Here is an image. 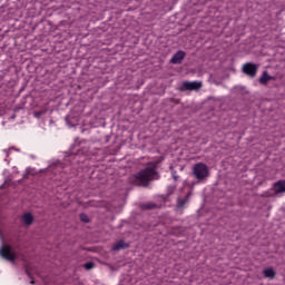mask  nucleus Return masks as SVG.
I'll use <instances>...</instances> for the list:
<instances>
[{
	"label": "nucleus",
	"instance_id": "nucleus-1",
	"mask_svg": "<svg viewBox=\"0 0 285 285\" xmlns=\"http://www.w3.org/2000/svg\"><path fill=\"white\" fill-rule=\"evenodd\" d=\"M157 166H159V161L149 163L145 169L136 174V184H138V186H148L149 181H155V179H159Z\"/></svg>",
	"mask_w": 285,
	"mask_h": 285
},
{
	"label": "nucleus",
	"instance_id": "nucleus-2",
	"mask_svg": "<svg viewBox=\"0 0 285 285\" xmlns=\"http://www.w3.org/2000/svg\"><path fill=\"white\" fill-rule=\"evenodd\" d=\"M193 175L199 181H202V179H206V177H208V166L204 163L196 164L193 168Z\"/></svg>",
	"mask_w": 285,
	"mask_h": 285
},
{
	"label": "nucleus",
	"instance_id": "nucleus-3",
	"mask_svg": "<svg viewBox=\"0 0 285 285\" xmlns=\"http://www.w3.org/2000/svg\"><path fill=\"white\" fill-rule=\"evenodd\" d=\"M0 255L8 262H14L17 259V255L10 245H3L0 249Z\"/></svg>",
	"mask_w": 285,
	"mask_h": 285
},
{
	"label": "nucleus",
	"instance_id": "nucleus-4",
	"mask_svg": "<svg viewBox=\"0 0 285 285\" xmlns=\"http://www.w3.org/2000/svg\"><path fill=\"white\" fill-rule=\"evenodd\" d=\"M257 65L253 63V62H246L245 65H243V72L244 75H247V77H252L255 78L257 77Z\"/></svg>",
	"mask_w": 285,
	"mask_h": 285
},
{
	"label": "nucleus",
	"instance_id": "nucleus-5",
	"mask_svg": "<svg viewBox=\"0 0 285 285\" xmlns=\"http://www.w3.org/2000/svg\"><path fill=\"white\" fill-rule=\"evenodd\" d=\"M202 88V81H184L181 90H199Z\"/></svg>",
	"mask_w": 285,
	"mask_h": 285
},
{
	"label": "nucleus",
	"instance_id": "nucleus-6",
	"mask_svg": "<svg viewBox=\"0 0 285 285\" xmlns=\"http://www.w3.org/2000/svg\"><path fill=\"white\" fill-rule=\"evenodd\" d=\"M21 222L24 226H32L35 222V216L30 213H26L21 216Z\"/></svg>",
	"mask_w": 285,
	"mask_h": 285
},
{
	"label": "nucleus",
	"instance_id": "nucleus-7",
	"mask_svg": "<svg viewBox=\"0 0 285 285\" xmlns=\"http://www.w3.org/2000/svg\"><path fill=\"white\" fill-rule=\"evenodd\" d=\"M184 57H186V52L184 51H177L173 58H171V63H181L184 61Z\"/></svg>",
	"mask_w": 285,
	"mask_h": 285
},
{
	"label": "nucleus",
	"instance_id": "nucleus-8",
	"mask_svg": "<svg viewBox=\"0 0 285 285\" xmlns=\"http://www.w3.org/2000/svg\"><path fill=\"white\" fill-rule=\"evenodd\" d=\"M274 190L276 195L285 193V180H278L277 183H275Z\"/></svg>",
	"mask_w": 285,
	"mask_h": 285
},
{
	"label": "nucleus",
	"instance_id": "nucleus-9",
	"mask_svg": "<svg viewBox=\"0 0 285 285\" xmlns=\"http://www.w3.org/2000/svg\"><path fill=\"white\" fill-rule=\"evenodd\" d=\"M275 79V77H272L268 75V71H264L259 78V83H263L264 86L268 83V81Z\"/></svg>",
	"mask_w": 285,
	"mask_h": 285
},
{
	"label": "nucleus",
	"instance_id": "nucleus-10",
	"mask_svg": "<svg viewBox=\"0 0 285 285\" xmlns=\"http://www.w3.org/2000/svg\"><path fill=\"white\" fill-rule=\"evenodd\" d=\"M263 275L264 277H267V279H275V269H273L272 267L265 268L263 271Z\"/></svg>",
	"mask_w": 285,
	"mask_h": 285
},
{
	"label": "nucleus",
	"instance_id": "nucleus-11",
	"mask_svg": "<svg viewBox=\"0 0 285 285\" xmlns=\"http://www.w3.org/2000/svg\"><path fill=\"white\" fill-rule=\"evenodd\" d=\"M124 248H128V244L124 240H119L112 246V250H124Z\"/></svg>",
	"mask_w": 285,
	"mask_h": 285
},
{
	"label": "nucleus",
	"instance_id": "nucleus-12",
	"mask_svg": "<svg viewBox=\"0 0 285 285\" xmlns=\"http://www.w3.org/2000/svg\"><path fill=\"white\" fill-rule=\"evenodd\" d=\"M86 271H91V268H95V263L94 262H88L85 264Z\"/></svg>",
	"mask_w": 285,
	"mask_h": 285
},
{
	"label": "nucleus",
	"instance_id": "nucleus-13",
	"mask_svg": "<svg viewBox=\"0 0 285 285\" xmlns=\"http://www.w3.org/2000/svg\"><path fill=\"white\" fill-rule=\"evenodd\" d=\"M10 150H16L17 153H19V149L11 147L9 149H4L3 153H6L7 157H10Z\"/></svg>",
	"mask_w": 285,
	"mask_h": 285
},
{
	"label": "nucleus",
	"instance_id": "nucleus-14",
	"mask_svg": "<svg viewBox=\"0 0 285 285\" xmlns=\"http://www.w3.org/2000/svg\"><path fill=\"white\" fill-rule=\"evenodd\" d=\"M80 219L81 222H85V224H88V222H90V219H88V216L86 214H80Z\"/></svg>",
	"mask_w": 285,
	"mask_h": 285
},
{
	"label": "nucleus",
	"instance_id": "nucleus-15",
	"mask_svg": "<svg viewBox=\"0 0 285 285\" xmlns=\"http://www.w3.org/2000/svg\"><path fill=\"white\" fill-rule=\"evenodd\" d=\"M184 204H186V200H180V202H178L179 208H184Z\"/></svg>",
	"mask_w": 285,
	"mask_h": 285
},
{
	"label": "nucleus",
	"instance_id": "nucleus-16",
	"mask_svg": "<svg viewBox=\"0 0 285 285\" xmlns=\"http://www.w3.org/2000/svg\"><path fill=\"white\" fill-rule=\"evenodd\" d=\"M173 177H174L175 181H177V179H179V176H177V171L173 173Z\"/></svg>",
	"mask_w": 285,
	"mask_h": 285
},
{
	"label": "nucleus",
	"instance_id": "nucleus-17",
	"mask_svg": "<svg viewBox=\"0 0 285 285\" xmlns=\"http://www.w3.org/2000/svg\"><path fill=\"white\" fill-rule=\"evenodd\" d=\"M145 208L147 209L155 208V205H146Z\"/></svg>",
	"mask_w": 285,
	"mask_h": 285
}]
</instances>
